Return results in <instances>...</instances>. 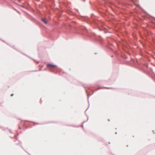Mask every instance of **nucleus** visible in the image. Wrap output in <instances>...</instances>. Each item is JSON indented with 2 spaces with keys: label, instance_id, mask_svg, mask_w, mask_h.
Listing matches in <instances>:
<instances>
[{
  "label": "nucleus",
  "instance_id": "obj_1",
  "mask_svg": "<svg viewBox=\"0 0 155 155\" xmlns=\"http://www.w3.org/2000/svg\"><path fill=\"white\" fill-rule=\"evenodd\" d=\"M47 66L48 68H54L56 67L55 65L51 64H48Z\"/></svg>",
  "mask_w": 155,
  "mask_h": 155
},
{
  "label": "nucleus",
  "instance_id": "obj_2",
  "mask_svg": "<svg viewBox=\"0 0 155 155\" xmlns=\"http://www.w3.org/2000/svg\"><path fill=\"white\" fill-rule=\"evenodd\" d=\"M42 21L45 24H47V21L44 18H42L41 19Z\"/></svg>",
  "mask_w": 155,
  "mask_h": 155
},
{
  "label": "nucleus",
  "instance_id": "obj_3",
  "mask_svg": "<svg viewBox=\"0 0 155 155\" xmlns=\"http://www.w3.org/2000/svg\"><path fill=\"white\" fill-rule=\"evenodd\" d=\"M13 94H11V97H12V96H13Z\"/></svg>",
  "mask_w": 155,
  "mask_h": 155
}]
</instances>
